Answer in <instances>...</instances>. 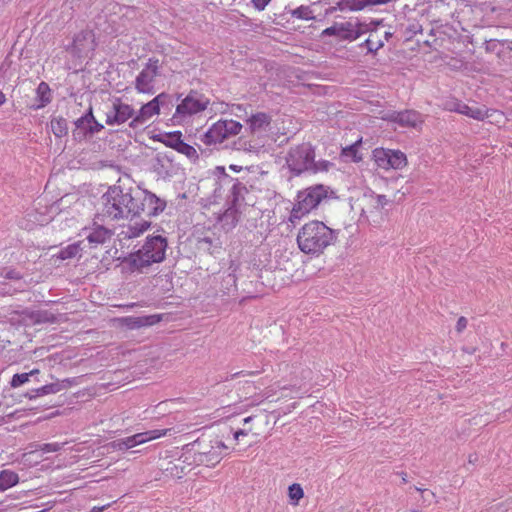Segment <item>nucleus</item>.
I'll use <instances>...</instances> for the list:
<instances>
[{"instance_id": "42", "label": "nucleus", "mask_w": 512, "mask_h": 512, "mask_svg": "<svg viewBox=\"0 0 512 512\" xmlns=\"http://www.w3.org/2000/svg\"><path fill=\"white\" fill-rule=\"evenodd\" d=\"M103 128H104V126L94 118V121H92V123L90 124V127H89V134L90 135L96 134V133L100 132Z\"/></svg>"}, {"instance_id": "27", "label": "nucleus", "mask_w": 512, "mask_h": 512, "mask_svg": "<svg viewBox=\"0 0 512 512\" xmlns=\"http://www.w3.org/2000/svg\"><path fill=\"white\" fill-rule=\"evenodd\" d=\"M61 390H62V385L60 383H58V382L50 383V384L44 385L40 388L32 390L31 393L27 394V396L29 397V399H34V398L48 395V394H56Z\"/></svg>"}, {"instance_id": "55", "label": "nucleus", "mask_w": 512, "mask_h": 512, "mask_svg": "<svg viewBox=\"0 0 512 512\" xmlns=\"http://www.w3.org/2000/svg\"><path fill=\"white\" fill-rule=\"evenodd\" d=\"M399 475H401L403 483H406V482L408 481V480H407V474H406V473L401 472V473H399Z\"/></svg>"}, {"instance_id": "6", "label": "nucleus", "mask_w": 512, "mask_h": 512, "mask_svg": "<svg viewBox=\"0 0 512 512\" xmlns=\"http://www.w3.org/2000/svg\"><path fill=\"white\" fill-rule=\"evenodd\" d=\"M133 198L132 217L140 215L156 216L166 207V202L163 199L147 190L134 188Z\"/></svg>"}, {"instance_id": "57", "label": "nucleus", "mask_w": 512, "mask_h": 512, "mask_svg": "<svg viewBox=\"0 0 512 512\" xmlns=\"http://www.w3.org/2000/svg\"><path fill=\"white\" fill-rule=\"evenodd\" d=\"M103 507H94L90 512H102Z\"/></svg>"}, {"instance_id": "25", "label": "nucleus", "mask_w": 512, "mask_h": 512, "mask_svg": "<svg viewBox=\"0 0 512 512\" xmlns=\"http://www.w3.org/2000/svg\"><path fill=\"white\" fill-rule=\"evenodd\" d=\"M239 221L238 211L235 207L228 208L220 217L219 223L226 231L232 230Z\"/></svg>"}, {"instance_id": "40", "label": "nucleus", "mask_w": 512, "mask_h": 512, "mask_svg": "<svg viewBox=\"0 0 512 512\" xmlns=\"http://www.w3.org/2000/svg\"><path fill=\"white\" fill-rule=\"evenodd\" d=\"M170 100V96L166 93H160L151 100L160 109V106H164Z\"/></svg>"}, {"instance_id": "35", "label": "nucleus", "mask_w": 512, "mask_h": 512, "mask_svg": "<svg viewBox=\"0 0 512 512\" xmlns=\"http://www.w3.org/2000/svg\"><path fill=\"white\" fill-rule=\"evenodd\" d=\"M65 444H66V442H63V443L54 442V443L38 444L36 446V450L37 451H41L43 453L58 452V451H60L64 447Z\"/></svg>"}, {"instance_id": "19", "label": "nucleus", "mask_w": 512, "mask_h": 512, "mask_svg": "<svg viewBox=\"0 0 512 512\" xmlns=\"http://www.w3.org/2000/svg\"><path fill=\"white\" fill-rule=\"evenodd\" d=\"M450 110L475 120H483L488 116L485 106H469L460 101L453 103V106L450 108Z\"/></svg>"}, {"instance_id": "20", "label": "nucleus", "mask_w": 512, "mask_h": 512, "mask_svg": "<svg viewBox=\"0 0 512 512\" xmlns=\"http://www.w3.org/2000/svg\"><path fill=\"white\" fill-rule=\"evenodd\" d=\"M92 121H94V115H93L92 107L90 106L88 111L74 122V124L76 126V129L73 132L74 137L81 138V137H85L86 135H88L89 127H90V124L92 123Z\"/></svg>"}, {"instance_id": "29", "label": "nucleus", "mask_w": 512, "mask_h": 512, "mask_svg": "<svg viewBox=\"0 0 512 512\" xmlns=\"http://www.w3.org/2000/svg\"><path fill=\"white\" fill-rule=\"evenodd\" d=\"M50 128L57 138H62L68 134L67 121L63 117L53 118L50 122Z\"/></svg>"}, {"instance_id": "48", "label": "nucleus", "mask_w": 512, "mask_h": 512, "mask_svg": "<svg viewBox=\"0 0 512 512\" xmlns=\"http://www.w3.org/2000/svg\"><path fill=\"white\" fill-rule=\"evenodd\" d=\"M8 344H10V340L0 335V349L6 348Z\"/></svg>"}, {"instance_id": "3", "label": "nucleus", "mask_w": 512, "mask_h": 512, "mask_svg": "<svg viewBox=\"0 0 512 512\" xmlns=\"http://www.w3.org/2000/svg\"><path fill=\"white\" fill-rule=\"evenodd\" d=\"M167 246V239L164 236H147L143 246L124 258L123 264L132 272L142 271L153 263L162 262L165 259Z\"/></svg>"}, {"instance_id": "37", "label": "nucleus", "mask_w": 512, "mask_h": 512, "mask_svg": "<svg viewBox=\"0 0 512 512\" xmlns=\"http://www.w3.org/2000/svg\"><path fill=\"white\" fill-rule=\"evenodd\" d=\"M37 372V370H33L30 373H21V374H15L12 377V380L10 382L12 387H19L22 384L26 383L29 380V377Z\"/></svg>"}, {"instance_id": "59", "label": "nucleus", "mask_w": 512, "mask_h": 512, "mask_svg": "<svg viewBox=\"0 0 512 512\" xmlns=\"http://www.w3.org/2000/svg\"><path fill=\"white\" fill-rule=\"evenodd\" d=\"M415 489L417 491H420L422 494H424L425 492H428L426 489H421V488H418V487H415Z\"/></svg>"}, {"instance_id": "26", "label": "nucleus", "mask_w": 512, "mask_h": 512, "mask_svg": "<svg viewBox=\"0 0 512 512\" xmlns=\"http://www.w3.org/2000/svg\"><path fill=\"white\" fill-rule=\"evenodd\" d=\"M270 121L271 119L269 115L263 112L252 115L248 120L250 130L253 133L266 129L269 126Z\"/></svg>"}, {"instance_id": "41", "label": "nucleus", "mask_w": 512, "mask_h": 512, "mask_svg": "<svg viewBox=\"0 0 512 512\" xmlns=\"http://www.w3.org/2000/svg\"><path fill=\"white\" fill-rule=\"evenodd\" d=\"M4 277L6 279L20 280L22 278V275L19 271L15 269H8L5 271Z\"/></svg>"}, {"instance_id": "9", "label": "nucleus", "mask_w": 512, "mask_h": 512, "mask_svg": "<svg viewBox=\"0 0 512 512\" xmlns=\"http://www.w3.org/2000/svg\"><path fill=\"white\" fill-rule=\"evenodd\" d=\"M162 74V64L156 57L148 59L135 79V89L139 93L152 95L155 93V82Z\"/></svg>"}, {"instance_id": "7", "label": "nucleus", "mask_w": 512, "mask_h": 512, "mask_svg": "<svg viewBox=\"0 0 512 512\" xmlns=\"http://www.w3.org/2000/svg\"><path fill=\"white\" fill-rule=\"evenodd\" d=\"M241 129L242 124L238 121L220 119L200 136V141L207 146L221 144L226 139L238 135Z\"/></svg>"}, {"instance_id": "45", "label": "nucleus", "mask_w": 512, "mask_h": 512, "mask_svg": "<svg viewBox=\"0 0 512 512\" xmlns=\"http://www.w3.org/2000/svg\"><path fill=\"white\" fill-rule=\"evenodd\" d=\"M251 431H252L251 428L239 429V430L235 431L234 439L238 440L240 436H246Z\"/></svg>"}, {"instance_id": "49", "label": "nucleus", "mask_w": 512, "mask_h": 512, "mask_svg": "<svg viewBox=\"0 0 512 512\" xmlns=\"http://www.w3.org/2000/svg\"><path fill=\"white\" fill-rule=\"evenodd\" d=\"M478 461V455L476 453L468 456V463L474 465Z\"/></svg>"}, {"instance_id": "44", "label": "nucleus", "mask_w": 512, "mask_h": 512, "mask_svg": "<svg viewBox=\"0 0 512 512\" xmlns=\"http://www.w3.org/2000/svg\"><path fill=\"white\" fill-rule=\"evenodd\" d=\"M468 321L465 317H460L456 324V330L461 333L467 327Z\"/></svg>"}, {"instance_id": "12", "label": "nucleus", "mask_w": 512, "mask_h": 512, "mask_svg": "<svg viewBox=\"0 0 512 512\" xmlns=\"http://www.w3.org/2000/svg\"><path fill=\"white\" fill-rule=\"evenodd\" d=\"M366 24L352 23L350 21L335 23L322 31L323 36H337L343 40L353 41L366 32Z\"/></svg>"}, {"instance_id": "58", "label": "nucleus", "mask_w": 512, "mask_h": 512, "mask_svg": "<svg viewBox=\"0 0 512 512\" xmlns=\"http://www.w3.org/2000/svg\"><path fill=\"white\" fill-rule=\"evenodd\" d=\"M384 37H385L386 40H388L390 37H392V33L391 32H385Z\"/></svg>"}, {"instance_id": "46", "label": "nucleus", "mask_w": 512, "mask_h": 512, "mask_svg": "<svg viewBox=\"0 0 512 512\" xmlns=\"http://www.w3.org/2000/svg\"><path fill=\"white\" fill-rule=\"evenodd\" d=\"M377 203H378V206L383 208L387 204L386 196L385 195H378L377 196Z\"/></svg>"}, {"instance_id": "50", "label": "nucleus", "mask_w": 512, "mask_h": 512, "mask_svg": "<svg viewBox=\"0 0 512 512\" xmlns=\"http://www.w3.org/2000/svg\"><path fill=\"white\" fill-rule=\"evenodd\" d=\"M409 30L411 32H413L414 34H416L418 32H422L421 26H418V25H412Z\"/></svg>"}, {"instance_id": "47", "label": "nucleus", "mask_w": 512, "mask_h": 512, "mask_svg": "<svg viewBox=\"0 0 512 512\" xmlns=\"http://www.w3.org/2000/svg\"><path fill=\"white\" fill-rule=\"evenodd\" d=\"M211 244H212V240L208 237H204L199 240L200 247H205L206 245H211Z\"/></svg>"}, {"instance_id": "43", "label": "nucleus", "mask_w": 512, "mask_h": 512, "mask_svg": "<svg viewBox=\"0 0 512 512\" xmlns=\"http://www.w3.org/2000/svg\"><path fill=\"white\" fill-rule=\"evenodd\" d=\"M271 0H251L255 9L262 11Z\"/></svg>"}, {"instance_id": "33", "label": "nucleus", "mask_w": 512, "mask_h": 512, "mask_svg": "<svg viewBox=\"0 0 512 512\" xmlns=\"http://www.w3.org/2000/svg\"><path fill=\"white\" fill-rule=\"evenodd\" d=\"M292 17L301 20H311L314 19L313 11L309 6L301 5L296 9L291 11Z\"/></svg>"}, {"instance_id": "31", "label": "nucleus", "mask_w": 512, "mask_h": 512, "mask_svg": "<svg viewBox=\"0 0 512 512\" xmlns=\"http://www.w3.org/2000/svg\"><path fill=\"white\" fill-rule=\"evenodd\" d=\"M384 46V41L380 39L377 35L371 34L364 43L361 44V47H365L368 52L375 53L379 49Z\"/></svg>"}, {"instance_id": "54", "label": "nucleus", "mask_w": 512, "mask_h": 512, "mask_svg": "<svg viewBox=\"0 0 512 512\" xmlns=\"http://www.w3.org/2000/svg\"><path fill=\"white\" fill-rule=\"evenodd\" d=\"M253 419H254L253 416H248V417L244 418V420H243L244 425L249 424Z\"/></svg>"}, {"instance_id": "62", "label": "nucleus", "mask_w": 512, "mask_h": 512, "mask_svg": "<svg viewBox=\"0 0 512 512\" xmlns=\"http://www.w3.org/2000/svg\"><path fill=\"white\" fill-rule=\"evenodd\" d=\"M209 246H210V245H206L204 248L209 249Z\"/></svg>"}, {"instance_id": "5", "label": "nucleus", "mask_w": 512, "mask_h": 512, "mask_svg": "<svg viewBox=\"0 0 512 512\" xmlns=\"http://www.w3.org/2000/svg\"><path fill=\"white\" fill-rule=\"evenodd\" d=\"M329 193H333L330 187L323 184H316L299 191L291 210L289 221L291 223L299 221L303 216L317 208L323 200L328 198Z\"/></svg>"}, {"instance_id": "60", "label": "nucleus", "mask_w": 512, "mask_h": 512, "mask_svg": "<svg viewBox=\"0 0 512 512\" xmlns=\"http://www.w3.org/2000/svg\"><path fill=\"white\" fill-rule=\"evenodd\" d=\"M41 321H42V319L40 318V314L38 313L37 314V318H36V322H41Z\"/></svg>"}, {"instance_id": "32", "label": "nucleus", "mask_w": 512, "mask_h": 512, "mask_svg": "<svg viewBox=\"0 0 512 512\" xmlns=\"http://www.w3.org/2000/svg\"><path fill=\"white\" fill-rule=\"evenodd\" d=\"M181 137H182V133L180 131H175V132L166 134L164 139L162 140V142L167 147L173 148L174 150L177 151L179 146L183 142Z\"/></svg>"}, {"instance_id": "52", "label": "nucleus", "mask_w": 512, "mask_h": 512, "mask_svg": "<svg viewBox=\"0 0 512 512\" xmlns=\"http://www.w3.org/2000/svg\"><path fill=\"white\" fill-rule=\"evenodd\" d=\"M356 150L355 145L349 146L343 150V152L347 155L348 152H354Z\"/></svg>"}, {"instance_id": "53", "label": "nucleus", "mask_w": 512, "mask_h": 512, "mask_svg": "<svg viewBox=\"0 0 512 512\" xmlns=\"http://www.w3.org/2000/svg\"><path fill=\"white\" fill-rule=\"evenodd\" d=\"M336 11H339V9H338V8H336V5H335V6H332V7L328 8V9L326 10V14H332V13H334V12H336Z\"/></svg>"}, {"instance_id": "39", "label": "nucleus", "mask_w": 512, "mask_h": 512, "mask_svg": "<svg viewBox=\"0 0 512 512\" xmlns=\"http://www.w3.org/2000/svg\"><path fill=\"white\" fill-rule=\"evenodd\" d=\"M238 145V149H243L244 151L248 152H256L258 149L257 145L252 144L251 141H246L242 139H239Z\"/></svg>"}, {"instance_id": "13", "label": "nucleus", "mask_w": 512, "mask_h": 512, "mask_svg": "<svg viewBox=\"0 0 512 512\" xmlns=\"http://www.w3.org/2000/svg\"><path fill=\"white\" fill-rule=\"evenodd\" d=\"M171 429H155L146 432L137 433L130 437L115 440L112 442V447L119 451H125L137 445L146 443L169 434Z\"/></svg>"}, {"instance_id": "28", "label": "nucleus", "mask_w": 512, "mask_h": 512, "mask_svg": "<svg viewBox=\"0 0 512 512\" xmlns=\"http://www.w3.org/2000/svg\"><path fill=\"white\" fill-rule=\"evenodd\" d=\"M18 481L19 477L17 473L10 470H3L0 472V490H7L16 485Z\"/></svg>"}, {"instance_id": "51", "label": "nucleus", "mask_w": 512, "mask_h": 512, "mask_svg": "<svg viewBox=\"0 0 512 512\" xmlns=\"http://www.w3.org/2000/svg\"><path fill=\"white\" fill-rule=\"evenodd\" d=\"M240 375H244V372L243 371H240V372H237V373H234V374H231L229 377H226L225 380H229V379H233L235 377H238Z\"/></svg>"}, {"instance_id": "22", "label": "nucleus", "mask_w": 512, "mask_h": 512, "mask_svg": "<svg viewBox=\"0 0 512 512\" xmlns=\"http://www.w3.org/2000/svg\"><path fill=\"white\" fill-rule=\"evenodd\" d=\"M150 226L148 221H142L140 223H134L127 225L122 228L119 233L121 239H132L139 237L143 232H145Z\"/></svg>"}, {"instance_id": "18", "label": "nucleus", "mask_w": 512, "mask_h": 512, "mask_svg": "<svg viewBox=\"0 0 512 512\" xmlns=\"http://www.w3.org/2000/svg\"><path fill=\"white\" fill-rule=\"evenodd\" d=\"M160 109L153 102L149 101L144 104L141 109L135 113L134 118L131 120L129 126L133 129H137L143 124H145L148 120H150L154 115L159 114Z\"/></svg>"}, {"instance_id": "4", "label": "nucleus", "mask_w": 512, "mask_h": 512, "mask_svg": "<svg viewBox=\"0 0 512 512\" xmlns=\"http://www.w3.org/2000/svg\"><path fill=\"white\" fill-rule=\"evenodd\" d=\"M133 189L113 185L102 195V216L111 220L132 217Z\"/></svg>"}, {"instance_id": "38", "label": "nucleus", "mask_w": 512, "mask_h": 512, "mask_svg": "<svg viewBox=\"0 0 512 512\" xmlns=\"http://www.w3.org/2000/svg\"><path fill=\"white\" fill-rule=\"evenodd\" d=\"M288 490H289V497L295 501H299L304 495L303 489L299 484L290 485Z\"/></svg>"}, {"instance_id": "2", "label": "nucleus", "mask_w": 512, "mask_h": 512, "mask_svg": "<svg viewBox=\"0 0 512 512\" xmlns=\"http://www.w3.org/2000/svg\"><path fill=\"white\" fill-rule=\"evenodd\" d=\"M285 162L294 176H300L304 173L326 172L332 166V163L327 160L316 161L315 149L308 142L290 147L286 153Z\"/></svg>"}, {"instance_id": "1", "label": "nucleus", "mask_w": 512, "mask_h": 512, "mask_svg": "<svg viewBox=\"0 0 512 512\" xmlns=\"http://www.w3.org/2000/svg\"><path fill=\"white\" fill-rule=\"evenodd\" d=\"M338 232L321 221H310L297 234L299 249L305 254L319 255L337 240Z\"/></svg>"}, {"instance_id": "21", "label": "nucleus", "mask_w": 512, "mask_h": 512, "mask_svg": "<svg viewBox=\"0 0 512 512\" xmlns=\"http://www.w3.org/2000/svg\"><path fill=\"white\" fill-rule=\"evenodd\" d=\"M249 194L248 188L246 185L238 180L234 181L230 188L231 201L234 206L245 203L249 204V199L246 197Z\"/></svg>"}, {"instance_id": "36", "label": "nucleus", "mask_w": 512, "mask_h": 512, "mask_svg": "<svg viewBox=\"0 0 512 512\" xmlns=\"http://www.w3.org/2000/svg\"><path fill=\"white\" fill-rule=\"evenodd\" d=\"M177 152L184 154L189 159H197L198 158L196 149L193 146L185 143L184 141L179 146Z\"/></svg>"}, {"instance_id": "11", "label": "nucleus", "mask_w": 512, "mask_h": 512, "mask_svg": "<svg viewBox=\"0 0 512 512\" xmlns=\"http://www.w3.org/2000/svg\"><path fill=\"white\" fill-rule=\"evenodd\" d=\"M372 157L377 167L384 170L402 169L407 165V157L400 150L376 148Z\"/></svg>"}, {"instance_id": "14", "label": "nucleus", "mask_w": 512, "mask_h": 512, "mask_svg": "<svg viewBox=\"0 0 512 512\" xmlns=\"http://www.w3.org/2000/svg\"><path fill=\"white\" fill-rule=\"evenodd\" d=\"M94 33L91 30H83L77 33L67 50L76 57L88 56L95 49Z\"/></svg>"}, {"instance_id": "16", "label": "nucleus", "mask_w": 512, "mask_h": 512, "mask_svg": "<svg viewBox=\"0 0 512 512\" xmlns=\"http://www.w3.org/2000/svg\"><path fill=\"white\" fill-rule=\"evenodd\" d=\"M387 119L399 124L401 127L418 129L422 126L423 116L415 110L393 111Z\"/></svg>"}, {"instance_id": "8", "label": "nucleus", "mask_w": 512, "mask_h": 512, "mask_svg": "<svg viewBox=\"0 0 512 512\" xmlns=\"http://www.w3.org/2000/svg\"><path fill=\"white\" fill-rule=\"evenodd\" d=\"M210 104L209 99L197 91H191L176 107L173 121L177 124L184 123L187 119L204 111Z\"/></svg>"}, {"instance_id": "15", "label": "nucleus", "mask_w": 512, "mask_h": 512, "mask_svg": "<svg viewBox=\"0 0 512 512\" xmlns=\"http://www.w3.org/2000/svg\"><path fill=\"white\" fill-rule=\"evenodd\" d=\"M135 111L131 105L116 99L111 108L106 112L107 125H121L129 119H133Z\"/></svg>"}, {"instance_id": "61", "label": "nucleus", "mask_w": 512, "mask_h": 512, "mask_svg": "<svg viewBox=\"0 0 512 512\" xmlns=\"http://www.w3.org/2000/svg\"><path fill=\"white\" fill-rule=\"evenodd\" d=\"M424 43H425L427 46H430L429 41H425Z\"/></svg>"}, {"instance_id": "30", "label": "nucleus", "mask_w": 512, "mask_h": 512, "mask_svg": "<svg viewBox=\"0 0 512 512\" xmlns=\"http://www.w3.org/2000/svg\"><path fill=\"white\" fill-rule=\"evenodd\" d=\"M81 242H76L68 245L67 247L61 249L58 254V258L62 260L72 259L81 255Z\"/></svg>"}, {"instance_id": "10", "label": "nucleus", "mask_w": 512, "mask_h": 512, "mask_svg": "<svg viewBox=\"0 0 512 512\" xmlns=\"http://www.w3.org/2000/svg\"><path fill=\"white\" fill-rule=\"evenodd\" d=\"M194 460L206 466H215L222 459L221 450L226 449V445L218 440H211L208 443L204 440H197L193 444Z\"/></svg>"}, {"instance_id": "56", "label": "nucleus", "mask_w": 512, "mask_h": 512, "mask_svg": "<svg viewBox=\"0 0 512 512\" xmlns=\"http://www.w3.org/2000/svg\"><path fill=\"white\" fill-rule=\"evenodd\" d=\"M5 102V95L0 91V105Z\"/></svg>"}, {"instance_id": "23", "label": "nucleus", "mask_w": 512, "mask_h": 512, "mask_svg": "<svg viewBox=\"0 0 512 512\" xmlns=\"http://www.w3.org/2000/svg\"><path fill=\"white\" fill-rule=\"evenodd\" d=\"M111 231L104 226L92 228L86 236L88 242L94 246L105 243L111 237Z\"/></svg>"}, {"instance_id": "17", "label": "nucleus", "mask_w": 512, "mask_h": 512, "mask_svg": "<svg viewBox=\"0 0 512 512\" xmlns=\"http://www.w3.org/2000/svg\"><path fill=\"white\" fill-rule=\"evenodd\" d=\"M385 4L386 0H339L336 2V8L341 12H357L367 7Z\"/></svg>"}, {"instance_id": "34", "label": "nucleus", "mask_w": 512, "mask_h": 512, "mask_svg": "<svg viewBox=\"0 0 512 512\" xmlns=\"http://www.w3.org/2000/svg\"><path fill=\"white\" fill-rule=\"evenodd\" d=\"M148 319L144 317H124L121 321L129 328L136 329L148 324Z\"/></svg>"}, {"instance_id": "24", "label": "nucleus", "mask_w": 512, "mask_h": 512, "mask_svg": "<svg viewBox=\"0 0 512 512\" xmlns=\"http://www.w3.org/2000/svg\"><path fill=\"white\" fill-rule=\"evenodd\" d=\"M37 104L31 106L34 110L45 107L51 102V90L46 82H41L36 89Z\"/></svg>"}]
</instances>
